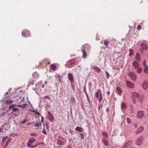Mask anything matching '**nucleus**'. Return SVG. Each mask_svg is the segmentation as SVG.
I'll return each mask as SVG.
<instances>
[{"label": "nucleus", "mask_w": 148, "mask_h": 148, "mask_svg": "<svg viewBox=\"0 0 148 148\" xmlns=\"http://www.w3.org/2000/svg\"><path fill=\"white\" fill-rule=\"evenodd\" d=\"M16 106V105H11L9 107V110H12V112L11 113H14V112H15L14 114V115L15 116H17L19 115V110L18 108L15 107Z\"/></svg>", "instance_id": "obj_1"}, {"label": "nucleus", "mask_w": 148, "mask_h": 148, "mask_svg": "<svg viewBox=\"0 0 148 148\" xmlns=\"http://www.w3.org/2000/svg\"><path fill=\"white\" fill-rule=\"evenodd\" d=\"M95 96L97 99H98L99 98V102L101 101L103 99L101 92V90L100 89H98L97 90V92L96 93Z\"/></svg>", "instance_id": "obj_2"}, {"label": "nucleus", "mask_w": 148, "mask_h": 148, "mask_svg": "<svg viewBox=\"0 0 148 148\" xmlns=\"http://www.w3.org/2000/svg\"><path fill=\"white\" fill-rule=\"evenodd\" d=\"M22 35L23 36L28 37L30 36V33L29 31L27 29H24L22 32Z\"/></svg>", "instance_id": "obj_3"}, {"label": "nucleus", "mask_w": 148, "mask_h": 148, "mask_svg": "<svg viewBox=\"0 0 148 148\" xmlns=\"http://www.w3.org/2000/svg\"><path fill=\"white\" fill-rule=\"evenodd\" d=\"M128 75L133 81H135L136 79V76L134 72H130L128 73Z\"/></svg>", "instance_id": "obj_4"}, {"label": "nucleus", "mask_w": 148, "mask_h": 148, "mask_svg": "<svg viewBox=\"0 0 148 148\" xmlns=\"http://www.w3.org/2000/svg\"><path fill=\"white\" fill-rule=\"evenodd\" d=\"M90 45L88 44H84L83 45L82 47V51H85L88 52L89 50H90Z\"/></svg>", "instance_id": "obj_5"}, {"label": "nucleus", "mask_w": 148, "mask_h": 148, "mask_svg": "<svg viewBox=\"0 0 148 148\" xmlns=\"http://www.w3.org/2000/svg\"><path fill=\"white\" fill-rule=\"evenodd\" d=\"M143 137L141 136L139 137L137 139L136 141V144L138 146L140 145L143 142Z\"/></svg>", "instance_id": "obj_6"}, {"label": "nucleus", "mask_w": 148, "mask_h": 148, "mask_svg": "<svg viewBox=\"0 0 148 148\" xmlns=\"http://www.w3.org/2000/svg\"><path fill=\"white\" fill-rule=\"evenodd\" d=\"M35 141H36V140L34 138H29V142L27 143V147H31V145Z\"/></svg>", "instance_id": "obj_7"}, {"label": "nucleus", "mask_w": 148, "mask_h": 148, "mask_svg": "<svg viewBox=\"0 0 148 148\" xmlns=\"http://www.w3.org/2000/svg\"><path fill=\"white\" fill-rule=\"evenodd\" d=\"M50 62L48 60L46 59L43 60L40 63V65L42 66H46V65L47 64H49Z\"/></svg>", "instance_id": "obj_8"}, {"label": "nucleus", "mask_w": 148, "mask_h": 148, "mask_svg": "<svg viewBox=\"0 0 148 148\" xmlns=\"http://www.w3.org/2000/svg\"><path fill=\"white\" fill-rule=\"evenodd\" d=\"M68 77L70 81L71 84L74 82V79L73 75L71 73H69L68 75Z\"/></svg>", "instance_id": "obj_9"}, {"label": "nucleus", "mask_w": 148, "mask_h": 148, "mask_svg": "<svg viewBox=\"0 0 148 148\" xmlns=\"http://www.w3.org/2000/svg\"><path fill=\"white\" fill-rule=\"evenodd\" d=\"M132 65L134 69H136L139 67L140 64L137 61H134L132 63Z\"/></svg>", "instance_id": "obj_10"}, {"label": "nucleus", "mask_w": 148, "mask_h": 148, "mask_svg": "<svg viewBox=\"0 0 148 148\" xmlns=\"http://www.w3.org/2000/svg\"><path fill=\"white\" fill-rule=\"evenodd\" d=\"M141 50H146L148 48V46L147 44L145 43H142L140 45Z\"/></svg>", "instance_id": "obj_11"}, {"label": "nucleus", "mask_w": 148, "mask_h": 148, "mask_svg": "<svg viewBox=\"0 0 148 148\" xmlns=\"http://www.w3.org/2000/svg\"><path fill=\"white\" fill-rule=\"evenodd\" d=\"M126 85L127 87L130 88H132L134 87V85L133 83L127 80L126 81Z\"/></svg>", "instance_id": "obj_12"}, {"label": "nucleus", "mask_w": 148, "mask_h": 148, "mask_svg": "<svg viewBox=\"0 0 148 148\" xmlns=\"http://www.w3.org/2000/svg\"><path fill=\"white\" fill-rule=\"evenodd\" d=\"M132 143V141L131 140H128L123 146V148H127Z\"/></svg>", "instance_id": "obj_13"}, {"label": "nucleus", "mask_w": 148, "mask_h": 148, "mask_svg": "<svg viewBox=\"0 0 148 148\" xmlns=\"http://www.w3.org/2000/svg\"><path fill=\"white\" fill-rule=\"evenodd\" d=\"M76 63V61L74 60H72L67 62V64L70 65L69 67H71L73 65L75 64Z\"/></svg>", "instance_id": "obj_14"}, {"label": "nucleus", "mask_w": 148, "mask_h": 148, "mask_svg": "<svg viewBox=\"0 0 148 148\" xmlns=\"http://www.w3.org/2000/svg\"><path fill=\"white\" fill-rule=\"evenodd\" d=\"M142 87L144 90L148 88V82L145 81L143 84Z\"/></svg>", "instance_id": "obj_15"}, {"label": "nucleus", "mask_w": 148, "mask_h": 148, "mask_svg": "<svg viewBox=\"0 0 148 148\" xmlns=\"http://www.w3.org/2000/svg\"><path fill=\"white\" fill-rule=\"evenodd\" d=\"M144 116L143 111H139L137 114L138 118H141Z\"/></svg>", "instance_id": "obj_16"}, {"label": "nucleus", "mask_w": 148, "mask_h": 148, "mask_svg": "<svg viewBox=\"0 0 148 148\" xmlns=\"http://www.w3.org/2000/svg\"><path fill=\"white\" fill-rule=\"evenodd\" d=\"M49 115H48L49 120L51 121L54 120V118L53 115L51 114L49 111L47 112Z\"/></svg>", "instance_id": "obj_17"}, {"label": "nucleus", "mask_w": 148, "mask_h": 148, "mask_svg": "<svg viewBox=\"0 0 148 148\" xmlns=\"http://www.w3.org/2000/svg\"><path fill=\"white\" fill-rule=\"evenodd\" d=\"M141 56L138 53H137L135 56V59L138 61H140Z\"/></svg>", "instance_id": "obj_18"}, {"label": "nucleus", "mask_w": 148, "mask_h": 148, "mask_svg": "<svg viewBox=\"0 0 148 148\" xmlns=\"http://www.w3.org/2000/svg\"><path fill=\"white\" fill-rule=\"evenodd\" d=\"M116 92L119 95H121L122 92V90L121 88L120 87H117L116 88Z\"/></svg>", "instance_id": "obj_19"}, {"label": "nucleus", "mask_w": 148, "mask_h": 148, "mask_svg": "<svg viewBox=\"0 0 148 148\" xmlns=\"http://www.w3.org/2000/svg\"><path fill=\"white\" fill-rule=\"evenodd\" d=\"M132 95L134 98H138L139 97V95L136 92H133L132 93Z\"/></svg>", "instance_id": "obj_20"}, {"label": "nucleus", "mask_w": 148, "mask_h": 148, "mask_svg": "<svg viewBox=\"0 0 148 148\" xmlns=\"http://www.w3.org/2000/svg\"><path fill=\"white\" fill-rule=\"evenodd\" d=\"M144 73L146 74L148 73V66H144Z\"/></svg>", "instance_id": "obj_21"}, {"label": "nucleus", "mask_w": 148, "mask_h": 148, "mask_svg": "<svg viewBox=\"0 0 148 148\" xmlns=\"http://www.w3.org/2000/svg\"><path fill=\"white\" fill-rule=\"evenodd\" d=\"M136 72L138 73H140L143 70V68L141 67H139L137 68L136 69Z\"/></svg>", "instance_id": "obj_22"}, {"label": "nucleus", "mask_w": 148, "mask_h": 148, "mask_svg": "<svg viewBox=\"0 0 148 148\" xmlns=\"http://www.w3.org/2000/svg\"><path fill=\"white\" fill-rule=\"evenodd\" d=\"M2 127H3V130H7L8 129V125L7 124L5 123V124L3 125L2 126Z\"/></svg>", "instance_id": "obj_23"}, {"label": "nucleus", "mask_w": 148, "mask_h": 148, "mask_svg": "<svg viewBox=\"0 0 148 148\" xmlns=\"http://www.w3.org/2000/svg\"><path fill=\"white\" fill-rule=\"evenodd\" d=\"M75 130L77 131H79V132H82L83 131H84V130L83 128L79 127H77L75 128Z\"/></svg>", "instance_id": "obj_24"}, {"label": "nucleus", "mask_w": 148, "mask_h": 148, "mask_svg": "<svg viewBox=\"0 0 148 148\" xmlns=\"http://www.w3.org/2000/svg\"><path fill=\"white\" fill-rule=\"evenodd\" d=\"M103 42L104 45L107 48L108 44V41L107 40H105Z\"/></svg>", "instance_id": "obj_25"}, {"label": "nucleus", "mask_w": 148, "mask_h": 148, "mask_svg": "<svg viewBox=\"0 0 148 148\" xmlns=\"http://www.w3.org/2000/svg\"><path fill=\"white\" fill-rule=\"evenodd\" d=\"M43 130L42 131V132L43 134H44L45 135H46L47 134V133L46 131V130H45V124H43Z\"/></svg>", "instance_id": "obj_26"}, {"label": "nucleus", "mask_w": 148, "mask_h": 148, "mask_svg": "<svg viewBox=\"0 0 148 148\" xmlns=\"http://www.w3.org/2000/svg\"><path fill=\"white\" fill-rule=\"evenodd\" d=\"M94 69L95 70V71H96L97 72H99L100 71V69L97 66L94 67Z\"/></svg>", "instance_id": "obj_27"}, {"label": "nucleus", "mask_w": 148, "mask_h": 148, "mask_svg": "<svg viewBox=\"0 0 148 148\" xmlns=\"http://www.w3.org/2000/svg\"><path fill=\"white\" fill-rule=\"evenodd\" d=\"M102 134L105 138H107L108 137V134L107 133L105 132H103L102 133Z\"/></svg>", "instance_id": "obj_28"}, {"label": "nucleus", "mask_w": 148, "mask_h": 148, "mask_svg": "<svg viewBox=\"0 0 148 148\" xmlns=\"http://www.w3.org/2000/svg\"><path fill=\"white\" fill-rule=\"evenodd\" d=\"M57 144L59 145H62L63 143L62 142L60 139H58V140Z\"/></svg>", "instance_id": "obj_29"}, {"label": "nucleus", "mask_w": 148, "mask_h": 148, "mask_svg": "<svg viewBox=\"0 0 148 148\" xmlns=\"http://www.w3.org/2000/svg\"><path fill=\"white\" fill-rule=\"evenodd\" d=\"M51 68L54 71L56 70V66L53 64H52L51 65Z\"/></svg>", "instance_id": "obj_30"}, {"label": "nucleus", "mask_w": 148, "mask_h": 148, "mask_svg": "<svg viewBox=\"0 0 148 148\" xmlns=\"http://www.w3.org/2000/svg\"><path fill=\"white\" fill-rule=\"evenodd\" d=\"M143 130V127H140L138 130V131H136L137 134L138 133L142 132Z\"/></svg>", "instance_id": "obj_31"}, {"label": "nucleus", "mask_w": 148, "mask_h": 148, "mask_svg": "<svg viewBox=\"0 0 148 148\" xmlns=\"http://www.w3.org/2000/svg\"><path fill=\"white\" fill-rule=\"evenodd\" d=\"M41 123L40 122H37V123H36L34 125V126L35 127H39L41 126Z\"/></svg>", "instance_id": "obj_32"}, {"label": "nucleus", "mask_w": 148, "mask_h": 148, "mask_svg": "<svg viewBox=\"0 0 148 148\" xmlns=\"http://www.w3.org/2000/svg\"><path fill=\"white\" fill-rule=\"evenodd\" d=\"M82 53H83V58H85L87 56V52H86L85 51H82Z\"/></svg>", "instance_id": "obj_33"}, {"label": "nucleus", "mask_w": 148, "mask_h": 148, "mask_svg": "<svg viewBox=\"0 0 148 148\" xmlns=\"http://www.w3.org/2000/svg\"><path fill=\"white\" fill-rule=\"evenodd\" d=\"M84 92L85 93V94L86 95V97L87 98V99H88V100H89V98H88V95L87 93V92H86V88H85V86H84Z\"/></svg>", "instance_id": "obj_34"}, {"label": "nucleus", "mask_w": 148, "mask_h": 148, "mask_svg": "<svg viewBox=\"0 0 148 148\" xmlns=\"http://www.w3.org/2000/svg\"><path fill=\"white\" fill-rule=\"evenodd\" d=\"M126 107V105L125 103H122L121 105V108L123 109H125Z\"/></svg>", "instance_id": "obj_35"}, {"label": "nucleus", "mask_w": 148, "mask_h": 148, "mask_svg": "<svg viewBox=\"0 0 148 148\" xmlns=\"http://www.w3.org/2000/svg\"><path fill=\"white\" fill-rule=\"evenodd\" d=\"M129 56H131L133 55V51L132 49H130L129 50Z\"/></svg>", "instance_id": "obj_36"}, {"label": "nucleus", "mask_w": 148, "mask_h": 148, "mask_svg": "<svg viewBox=\"0 0 148 148\" xmlns=\"http://www.w3.org/2000/svg\"><path fill=\"white\" fill-rule=\"evenodd\" d=\"M13 102V101L12 100H7L5 102L7 104H9Z\"/></svg>", "instance_id": "obj_37"}, {"label": "nucleus", "mask_w": 148, "mask_h": 148, "mask_svg": "<svg viewBox=\"0 0 148 148\" xmlns=\"http://www.w3.org/2000/svg\"><path fill=\"white\" fill-rule=\"evenodd\" d=\"M102 141L105 145L106 146H108V142L106 140H102Z\"/></svg>", "instance_id": "obj_38"}, {"label": "nucleus", "mask_w": 148, "mask_h": 148, "mask_svg": "<svg viewBox=\"0 0 148 148\" xmlns=\"http://www.w3.org/2000/svg\"><path fill=\"white\" fill-rule=\"evenodd\" d=\"M126 120L127 121V122L128 124H130L131 123V121L130 119L128 117L127 118Z\"/></svg>", "instance_id": "obj_39"}, {"label": "nucleus", "mask_w": 148, "mask_h": 148, "mask_svg": "<svg viewBox=\"0 0 148 148\" xmlns=\"http://www.w3.org/2000/svg\"><path fill=\"white\" fill-rule=\"evenodd\" d=\"M71 101L72 102H73V103H75V99L73 96L71 98Z\"/></svg>", "instance_id": "obj_40"}, {"label": "nucleus", "mask_w": 148, "mask_h": 148, "mask_svg": "<svg viewBox=\"0 0 148 148\" xmlns=\"http://www.w3.org/2000/svg\"><path fill=\"white\" fill-rule=\"evenodd\" d=\"M142 64H143V66L147 65V63L146 62V60H144L143 61V62L142 63Z\"/></svg>", "instance_id": "obj_41"}, {"label": "nucleus", "mask_w": 148, "mask_h": 148, "mask_svg": "<svg viewBox=\"0 0 148 148\" xmlns=\"http://www.w3.org/2000/svg\"><path fill=\"white\" fill-rule=\"evenodd\" d=\"M105 72L106 73V77L107 79H108L110 77L109 74L107 71H106Z\"/></svg>", "instance_id": "obj_42"}, {"label": "nucleus", "mask_w": 148, "mask_h": 148, "mask_svg": "<svg viewBox=\"0 0 148 148\" xmlns=\"http://www.w3.org/2000/svg\"><path fill=\"white\" fill-rule=\"evenodd\" d=\"M57 78L58 79L60 82V83L61 82V77L60 76H58L57 77Z\"/></svg>", "instance_id": "obj_43"}, {"label": "nucleus", "mask_w": 148, "mask_h": 148, "mask_svg": "<svg viewBox=\"0 0 148 148\" xmlns=\"http://www.w3.org/2000/svg\"><path fill=\"white\" fill-rule=\"evenodd\" d=\"M30 135L31 136H37V134L35 133H32L30 134Z\"/></svg>", "instance_id": "obj_44"}, {"label": "nucleus", "mask_w": 148, "mask_h": 148, "mask_svg": "<svg viewBox=\"0 0 148 148\" xmlns=\"http://www.w3.org/2000/svg\"><path fill=\"white\" fill-rule=\"evenodd\" d=\"M141 26L140 25H138L137 26V29L139 30H140V29H141Z\"/></svg>", "instance_id": "obj_45"}, {"label": "nucleus", "mask_w": 148, "mask_h": 148, "mask_svg": "<svg viewBox=\"0 0 148 148\" xmlns=\"http://www.w3.org/2000/svg\"><path fill=\"white\" fill-rule=\"evenodd\" d=\"M27 120L26 119H25L24 121H22V122H21L20 123V124H23L24 123H26L27 122Z\"/></svg>", "instance_id": "obj_46"}, {"label": "nucleus", "mask_w": 148, "mask_h": 148, "mask_svg": "<svg viewBox=\"0 0 148 148\" xmlns=\"http://www.w3.org/2000/svg\"><path fill=\"white\" fill-rule=\"evenodd\" d=\"M80 135L81 137V138L82 139H84V134H80Z\"/></svg>", "instance_id": "obj_47"}, {"label": "nucleus", "mask_w": 148, "mask_h": 148, "mask_svg": "<svg viewBox=\"0 0 148 148\" xmlns=\"http://www.w3.org/2000/svg\"><path fill=\"white\" fill-rule=\"evenodd\" d=\"M3 127H2V126H1L0 128V132H3Z\"/></svg>", "instance_id": "obj_48"}, {"label": "nucleus", "mask_w": 148, "mask_h": 148, "mask_svg": "<svg viewBox=\"0 0 148 148\" xmlns=\"http://www.w3.org/2000/svg\"><path fill=\"white\" fill-rule=\"evenodd\" d=\"M45 98H46L47 99H49V97L48 96H47V95H46L45 96Z\"/></svg>", "instance_id": "obj_49"}, {"label": "nucleus", "mask_w": 148, "mask_h": 148, "mask_svg": "<svg viewBox=\"0 0 148 148\" xmlns=\"http://www.w3.org/2000/svg\"><path fill=\"white\" fill-rule=\"evenodd\" d=\"M41 87L42 88H44L45 87V85L44 84H41Z\"/></svg>", "instance_id": "obj_50"}, {"label": "nucleus", "mask_w": 148, "mask_h": 148, "mask_svg": "<svg viewBox=\"0 0 148 148\" xmlns=\"http://www.w3.org/2000/svg\"><path fill=\"white\" fill-rule=\"evenodd\" d=\"M11 139H10V138H9L8 139V141H7V142H8V143L10 142L11 141Z\"/></svg>", "instance_id": "obj_51"}, {"label": "nucleus", "mask_w": 148, "mask_h": 148, "mask_svg": "<svg viewBox=\"0 0 148 148\" xmlns=\"http://www.w3.org/2000/svg\"><path fill=\"white\" fill-rule=\"evenodd\" d=\"M16 106H17L18 107H23V105H17V106L16 105Z\"/></svg>", "instance_id": "obj_52"}, {"label": "nucleus", "mask_w": 148, "mask_h": 148, "mask_svg": "<svg viewBox=\"0 0 148 148\" xmlns=\"http://www.w3.org/2000/svg\"><path fill=\"white\" fill-rule=\"evenodd\" d=\"M36 114L37 115H40V114L38 112H36Z\"/></svg>", "instance_id": "obj_53"}, {"label": "nucleus", "mask_w": 148, "mask_h": 148, "mask_svg": "<svg viewBox=\"0 0 148 148\" xmlns=\"http://www.w3.org/2000/svg\"><path fill=\"white\" fill-rule=\"evenodd\" d=\"M43 119H44V118L42 116V118H41V122L42 123H43V121H44Z\"/></svg>", "instance_id": "obj_54"}, {"label": "nucleus", "mask_w": 148, "mask_h": 148, "mask_svg": "<svg viewBox=\"0 0 148 148\" xmlns=\"http://www.w3.org/2000/svg\"><path fill=\"white\" fill-rule=\"evenodd\" d=\"M106 94L108 95H109L110 94V92L109 91H108L106 92Z\"/></svg>", "instance_id": "obj_55"}, {"label": "nucleus", "mask_w": 148, "mask_h": 148, "mask_svg": "<svg viewBox=\"0 0 148 148\" xmlns=\"http://www.w3.org/2000/svg\"><path fill=\"white\" fill-rule=\"evenodd\" d=\"M134 127H135V128H136L138 127V125H137V124H135L134 125Z\"/></svg>", "instance_id": "obj_56"}, {"label": "nucleus", "mask_w": 148, "mask_h": 148, "mask_svg": "<svg viewBox=\"0 0 148 148\" xmlns=\"http://www.w3.org/2000/svg\"><path fill=\"white\" fill-rule=\"evenodd\" d=\"M7 138V137H5L4 138H3V140H5Z\"/></svg>", "instance_id": "obj_57"}, {"label": "nucleus", "mask_w": 148, "mask_h": 148, "mask_svg": "<svg viewBox=\"0 0 148 148\" xmlns=\"http://www.w3.org/2000/svg\"><path fill=\"white\" fill-rule=\"evenodd\" d=\"M132 102L134 103H136V101L135 99H133V100Z\"/></svg>", "instance_id": "obj_58"}, {"label": "nucleus", "mask_w": 148, "mask_h": 148, "mask_svg": "<svg viewBox=\"0 0 148 148\" xmlns=\"http://www.w3.org/2000/svg\"><path fill=\"white\" fill-rule=\"evenodd\" d=\"M106 111L107 112H108L109 111V108H107L106 109Z\"/></svg>", "instance_id": "obj_59"}, {"label": "nucleus", "mask_w": 148, "mask_h": 148, "mask_svg": "<svg viewBox=\"0 0 148 148\" xmlns=\"http://www.w3.org/2000/svg\"><path fill=\"white\" fill-rule=\"evenodd\" d=\"M71 86L73 88H74V87H73V83L72 84H71Z\"/></svg>", "instance_id": "obj_60"}, {"label": "nucleus", "mask_w": 148, "mask_h": 148, "mask_svg": "<svg viewBox=\"0 0 148 148\" xmlns=\"http://www.w3.org/2000/svg\"><path fill=\"white\" fill-rule=\"evenodd\" d=\"M139 100V101H140V102L141 103L142 102V99H141L140 100V99Z\"/></svg>", "instance_id": "obj_61"}, {"label": "nucleus", "mask_w": 148, "mask_h": 148, "mask_svg": "<svg viewBox=\"0 0 148 148\" xmlns=\"http://www.w3.org/2000/svg\"><path fill=\"white\" fill-rule=\"evenodd\" d=\"M48 82H47L45 81V84L46 85L47 84Z\"/></svg>", "instance_id": "obj_62"}, {"label": "nucleus", "mask_w": 148, "mask_h": 148, "mask_svg": "<svg viewBox=\"0 0 148 148\" xmlns=\"http://www.w3.org/2000/svg\"><path fill=\"white\" fill-rule=\"evenodd\" d=\"M34 146H31V148H34Z\"/></svg>", "instance_id": "obj_63"}, {"label": "nucleus", "mask_w": 148, "mask_h": 148, "mask_svg": "<svg viewBox=\"0 0 148 148\" xmlns=\"http://www.w3.org/2000/svg\"><path fill=\"white\" fill-rule=\"evenodd\" d=\"M8 143L7 142V143H6V146H7L8 145Z\"/></svg>", "instance_id": "obj_64"}]
</instances>
